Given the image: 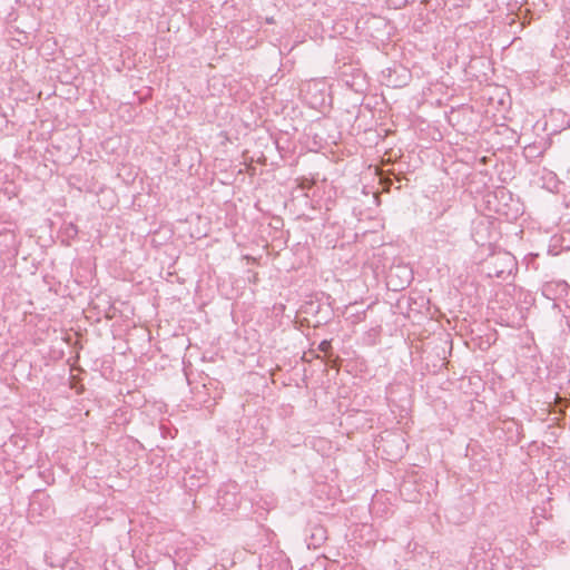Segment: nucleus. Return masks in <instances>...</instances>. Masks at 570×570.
Here are the masks:
<instances>
[{"label": "nucleus", "mask_w": 570, "mask_h": 570, "mask_svg": "<svg viewBox=\"0 0 570 570\" xmlns=\"http://www.w3.org/2000/svg\"><path fill=\"white\" fill-rule=\"evenodd\" d=\"M63 570H78V568L70 566L69 568H65Z\"/></svg>", "instance_id": "obj_7"}, {"label": "nucleus", "mask_w": 570, "mask_h": 570, "mask_svg": "<svg viewBox=\"0 0 570 570\" xmlns=\"http://www.w3.org/2000/svg\"><path fill=\"white\" fill-rule=\"evenodd\" d=\"M331 348H332V344H331V342H330V341H327V340L322 341V342L320 343V345H318V350H320L321 352H323V353H328Z\"/></svg>", "instance_id": "obj_3"}, {"label": "nucleus", "mask_w": 570, "mask_h": 570, "mask_svg": "<svg viewBox=\"0 0 570 570\" xmlns=\"http://www.w3.org/2000/svg\"><path fill=\"white\" fill-rule=\"evenodd\" d=\"M535 150H537V147L535 146H532V145H529L524 148V153H525V156L527 157H535ZM541 155V151H539L537 154V156Z\"/></svg>", "instance_id": "obj_4"}, {"label": "nucleus", "mask_w": 570, "mask_h": 570, "mask_svg": "<svg viewBox=\"0 0 570 570\" xmlns=\"http://www.w3.org/2000/svg\"><path fill=\"white\" fill-rule=\"evenodd\" d=\"M514 266V257L508 252H499L487 261L488 275L490 277L504 278L511 274Z\"/></svg>", "instance_id": "obj_1"}, {"label": "nucleus", "mask_w": 570, "mask_h": 570, "mask_svg": "<svg viewBox=\"0 0 570 570\" xmlns=\"http://www.w3.org/2000/svg\"><path fill=\"white\" fill-rule=\"evenodd\" d=\"M557 287L560 289L561 293H567L568 284L566 282L557 284Z\"/></svg>", "instance_id": "obj_5"}, {"label": "nucleus", "mask_w": 570, "mask_h": 570, "mask_svg": "<svg viewBox=\"0 0 570 570\" xmlns=\"http://www.w3.org/2000/svg\"><path fill=\"white\" fill-rule=\"evenodd\" d=\"M552 284H547L543 289H542V293L544 296L549 297V291H552Z\"/></svg>", "instance_id": "obj_6"}, {"label": "nucleus", "mask_w": 570, "mask_h": 570, "mask_svg": "<svg viewBox=\"0 0 570 570\" xmlns=\"http://www.w3.org/2000/svg\"><path fill=\"white\" fill-rule=\"evenodd\" d=\"M412 272L406 266H393L387 274V285L394 291L402 289L411 283Z\"/></svg>", "instance_id": "obj_2"}]
</instances>
